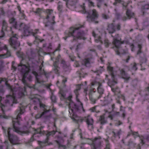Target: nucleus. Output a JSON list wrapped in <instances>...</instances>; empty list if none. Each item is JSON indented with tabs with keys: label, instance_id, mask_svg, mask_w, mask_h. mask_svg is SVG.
<instances>
[{
	"label": "nucleus",
	"instance_id": "f257e3e1",
	"mask_svg": "<svg viewBox=\"0 0 149 149\" xmlns=\"http://www.w3.org/2000/svg\"><path fill=\"white\" fill-rule=\"evenodd\" d=\"M20 109L17 111V113H18L17 118L13 119V125L10 127H9L8 130V139L12 145L17 144L19 142V139L17 136L15 135L11 134L10 133V130H13V131L17 133L22 135L23 134H28L29 131L27 128L26 131H21L20 130V126L21 125L18 118H21L20 117L19 113L21 112Z\"/></svg>",
	"mask_w": 149,
	"mask_h": 149
},
{
	"label": "nucleus",
	"instance_id": "f03ea898",
	"mask_svg": "<svg viewBox=\"0 0 149 149\" xmlns=\"http://www.w3.org/2000/svg\"><path fill=\"white\" fill-rule=\"evenodd\" d=\"M84 27V25H81L80 24H78L76 27H71L68 31V35L69 36H72L73 37V40L78 39H84L85 32L84 31L79 30L81 28Z\"/></svg>",
	"mask_w": 149,
	"mask_h": 149
},
{
	"label": "nucleus",
	"instance_id": "7ed1b4c3",
	"mask_svg": "<svg viewBox=\"0 0 149 149\" xmlns=\"http://www.w3.org/2000/svg\"><path fill=\"white\" fill-rule=\"evenodd\" d=\"M36 66L35 63H28L27 64V67L29 71H32V73L35 75V78L37 80V81L38 83H40L39 81V77H40V75L42 74H44L45 76H46L47 74L45 72L44 70H42V68L43 66L42 63L39 67V70L38 73L35 71H34Z\"/></svg>",
	"mask_w": 149,
	"mask_h": 149
},
{
	"label": "nucleus",
	"instance_id": "20e7f679",
	"mask_svg": "<svg viewBox=\"0 0 149 149\" xmlns=\"http://www.w3.org/2000/svg\"><path fill=\"white\" fill-rule=\"evenodd\" d=\"M14 98L12 96H9L7 98H2L0 97V107L3 111V108L6 107L13 106Z\"/></svg>",
	"mask_w": 149,
	"mask_h": 149
},
{
	"label": "nucleus",
	"instance_id": "39448f33",
	"mask_svg": "<svg viewBox=\"0 0 149 149\" xmlns=\"http://www.w3.org/2000/svg\"><path fill=\"white\" fill-rule=\"evenodd\" d=\"M9 42L11 46L15 50L17 49L20 45L17 35L16 34H13L9 39Z\"/></svg>",
	"mask_w": 149,
	"mask_h": 149
},
{
	"label": "nucleus",
	"instance_id": "423d86ee",
	"mask_svg": "<svg viewBox=\"0 0 149 149\" xmlns=\"http://www.w3.org/2000/svg\"><path fill=\"white\" fill-rule=\"evenodd\" d=\"M113 23L107 24V30L110 34H112L115 33L116 30H120L121 28V24L120 23H118L116 25L114 23V20H113Z\"/></svg>",
	"mask_w": 149,
	"mask_h": 149
},
{
	"label": "nucleus",
	"instance_id": "0eeeda50",
	"mask_svg": "<svg viewBox=\"0 0 149 149\" xmlns=\"http://www.w3.org/2000/svg\"><path fill=\"white\" fill-rule=\"evenodd\" d=\"M18 66L19 67L18 68L24 74L22 79L23 83L27 86H28V83L25 80L26 77V74H28L29 72L27 65L21 64L19 65Z\"/></svg>",
	"mask_w": 149,
	"mask_h": 149
},
{
	"label": "nucleus",
	"instance_id": "6e6552de",
	"mask_svg": "<svg viewBox=\"0 0 149 149\" xmlns=\"http://www.w3.org/2000/svg\"><path fill=\"white\" fill-rule=\"evenodd\" d=\"M107 68L109 71L111 78V80L109 79L108 84L112 88L115 84H117V80L115 78L113 67L109 66H108Z\"/></svg>",
	"mask_w": 149,
	"mask_h": 149
},
{
	"label": "nucleus",
	"instance_id": "1a4fd4ad",
	"mask_svg": "<svg viewBox=\"0 0 149 149\" xmlns=\"http://www.w3.org/2000/svg\"><path fill=\"white\" fill-rule=\"evenodd\" d=\"M98 15L97 11L95 9H93L92 10V15H91L89 14L87 16V20L90 22H94L95 23L97 24L98 23V21H95V20L98 18Z\"/></svg>",
	"mask_w": 149,
	"mask_h": 149
},
{
	"label": "nucleus",
	"instance_id": "9d476101",
	"mask_svg": "<svg viewBox=\"0 0 149 149\" xmlns=\"http://www.w3.org/2000/svg\"><path fill=\"white\" fill-rule=\"evenodd\" d=\"M20 29H19L24 30V34L25 36H28L31 35H32L34 36L35 34H34L29 30V27L25 24L22 23L19 26Z\"/></svg>",
	"mask_w": 149,
	"mask_h": 149
},
{
	"label": "nucleus",
	"instance_id": "9b49d317",
	"mask_svg": "<svg viewBox=\"0 0 149 149\" xmlns=\"http://www.w3.org/2000/svg\"><path fill=\"white\" fill-rule=\"evenodd\" d=\"M92 86L95 85H97V91L100 94V95L98 96V98L99 99L102 97V95L104 93V90L102 87V84L99 82L96 81L93 82L91 83Z\"/></svg>",
	"mask_w": 149,
	"mask_h": 149
},
{
	"label": "nucleus",
	"instance_id": "f8f14e48",
	"mask_svg": "<svg viewBox=\"0 0 149 149\" xmlns=\"http://www.w3.org/2000/svg\"><path fill=\"white\" fill-rule=\"evenodd\" d=\"M111 36L113 38V41L112 42L113 44L116 48H119L121 44L124 43V42L121 41V38L120 40H118L117 37H114L112 35H111Z\"/></svg>",
	"mask_w": 149,
	"mask_h": 149
},
{
	"label": "nucleus",
	"instance_id": "ddd939ff",
	"mask_svg": "<svg viewBox=\"0 0 149 149\" xmlns=\"http://www.w3.org/2000/svg\"><path fill=\"white\" fill-rule=\"evenodd\" d=\"M92 146H93L99 148L101 146V141L100 138H95V139L92 140Z\"/></svg>",
	"mask_w": 149,
	"mask_h": 149
},
{
	"label": "nucleus",
	"instance_id": "4468645a",
	"mask_svg": "<svg viewBox=\"0 0 149 149\" xmlns=\"http://www.w3.org/2000/svg\"><path fill=\"white\" fill-rule=\"evenodd\" d=\"M58 60H56L54 63L53 64V70L55 73L59 75L60 73V68L58 66Z\"/></svg>",
	"mask_w": 149,
	"mask_h": 149
},
{
	"label": "nucleus",
	"instance_id": "2eb2a0df",
	"mask_svg": "<svg viewBox=\"0 0 149 149\" xmlns=\"http://www.w3.org/2000/svg\"><path fill=\"white\" fill-rule=\"evenodd\" d=\"M86 122L88 125V127L89 128L90 130L93 129V120L91 118H90L88 116L87 118H86Z\"/></svg>",
	"mask_w": 149,
	"mask_h": 149
},
{
	"label": "nucleus",
	"instance_id": "dca6fc26",
	"mask_svg": "<svg viewBox=\"0 0 149 149\" xmlns=\"http://www.w3.org/2000/svg\"><path fill=\"white\" fill-rule=\"evenodd\" d=\"M61 64L62 65V66L64 70L65 71L70 72V65L67 63L64 60H62L61 61Z\"/></svg>",
	"mask_w": 149,
	"mask_h": 149
},
{
	"label": "nucleus",
	"instance_id": "f3484780",
	"mask_svg": "<svg viewBox=\"0 0 149 149\" xmlns=\"http://www.w3.org/2000/svg\"><path fill=\"white\" fill-rule=\"evenodd\" d=\"M54 18L55 17L54 16H53L52 22H47L45 24V26L46 27H48L49 29L50 30H53L54 29L53 25L55 23V22L54 21Z\"/></svg>",
	"mask_w": 149,
	"mask_h": 149
},
{
	"label": "nucleus",
	"instance_id": "a211bd4d",
	"mask_svg": "<svg viewBox=\"0 0 149 149\" xmlns=\"http://www.w3.org/2000/svg\"><path fill=\"white\" fill-rule=\"evenodd\" d=\"M120 72L123 78L125 79L126 82H127L130 78V77L127 74L125 73V71L123 69H122L120 71Z\"/></svg>",
	"mask_w": 149,
	"mask_h": 149
},
{
	"label": "nucleus",
	"instance_id": "6ab92c4d",
	"mask_svg": "<svg viewBox=\"0 0 149 149\" xmlns=\"http://www.w3.org/2000/svg\"><path fill=\"white\" fill-rule=\"evenodd\" d=\"M134 13L132 12L129 10L127 9L126 12V14L127 16V17H123L122 20L123 21H126L127 18L130 19L131 18L133 17L134 16Z\"/></svg>",
	"mask_w": 149,
	"mask_h": 149
},
{
	"label": "nucleus",
	"instance_id": "aec40b11",
	"mask_svg": "<svg viewBox=\"0 0 149 149\" xmlns=\"http://www.w3.org/2000/svg\"><path fill=\"white\" fill-rule=\"evenodd\" d=\"M91 58H85L81 61V64L86 67H90L91 66Z\"/></svg>",
	"mask_w": 149,
	"mask_h": 149
},
{
	"label": "nucleus",
	"instance_id": "412c9836",
	"mask_svg": "<svg viewBox=\"0 0 149 149\" xmlns=\"http://www.w3.org/2000/svg\"><path fill=\"white\" fill-rule=\"evenodd\" d=\"M5 83L6 85L11 90V91L12 92L11 94H10L9 95H7L6 96V98H7V97H9V96H12V97H13L14 98V99L13 102V104L14 103H15V95H14V93L13 90L11 88L10 84L7 83V82H6Z\"/></svg>",
	"mask_w": 149,
	"mask_h": 149
},
{
	"label": "nucleus",
	"instance_id": "4be33fe9",
	"mask_svg": "<svg viewBox=\"0 0 149 149\" xmlns=\"http://www.w3.org/2000/svg\"><path fill=\"white\" fill-rule=\"evenodd\" d=\"M9 22L15 28H16L17 27V21L14 17H10L9 20Z\"/></svg>",
	"mask_w": 149,
	"mask_h": 149
},
{
	"label": "nucleus",
	"instance_id": "5701e85b",
	"mask_svg": "<svg viewBox=\"0 0 149 149\" xmlns=\"http://www.w3.org/2000/svg\"><path fill=\"white\" fill-rule=\"evenodd\" d=\"M105 114H104L100 116L99 119V121L102 125H104L107 123V120L105 118Z\"/></svg>",
	"mask_w": 149,
	"mask_h": 149
},
{
	"label": "nucleus",
	"instance_id": "b1692460",
	"mask_svg": "<svg viewBox=\"0 0 149 149\" xmlns=\"http://www.w3.org/2000/svg\"><path fill=\"white\" fill-rule=\"evenodd\" d=\"M56 143L58 144L59 148H62L63 149H66L67 148L65 145L61 144V143H62L63 142V139L62 137L59 138L58 140L56 141Z\"/></svg>",
	"mask_w": 149,
	"mask_h": 149
},
{
	"label": "nucleus",
	"instance_id": "393cba45",
	"mask_svg": "<svg viewBox=\"0 0 149 149\" xmlns=\"http://www.w3.org/2000/svg\"><path fill=\"white\" fill-rule=\"evenodd\" d=\"M55 133V132L54 130L48 132L46 134L47 138L43 143H48V141L49 139V136H53L54 135Z\"/></svg>",
	"mask_w": 149,
	"mask_h": 149
},
{
	"label": "nucleus",
	"instance_id": "a878e982",
	"mask_svg": "<svg viewBox=\"0 0 149 149\" xmlns=\"http://www.w3.org/2000/svg\"><path fill=\"white\" fill-rule=\"evenodd\" d=\"M7 51L6 54H0V58H6L8 57L11 56V54L10 51L8 50L7 48V49H6Z\"/></svg>",
	"mask_w": 149,
	"mask_h": 149
},
{
	"label": "nucleus",
	"instance_id": "bb28decb",
	"mask_svg": "<svg viewBox=\"0 0 149 149\" xmlns=\"http://www.w3.org/2000/svg\"><path fill=\"white\" fill-rule=\"evenodd\" d=\"M127 146H129V149H133L136 146V143L130 139L128 142Z\"/></svg>",
	"mask_w": 149,
	"mask_h": 149
},
{
	"label": "nucleus",
	"instance_id": "cd10ccee",
	"mask_svg": "<svg viewBox=\"0 0 149 149\" xmlns=\"http://www.w3.org/2000/svg\"><path fill=\"white\" fill-rule=\"evenodd\" d=\"M69 109V113H70V116L71 118L72 119H75L77 118V116L76 114L74 112L73 109L72 108H71V107H70Z\"/></svg>",
	"mask_w": 149,
	"mask_h": 149
},
{
	"label": "nucleus",
	"instance_id": "c85d7f7f",
	"mask_svg": "<svg viewBox=\"0 0 149 149\" xmlns=\"http://www.w3.org/2000/svg\"><path fill=\"white\" fill-rule=\"evenodd\" d=\"M19 109H20V110H21V112H20V113H19V114H20V117H21V118H18V119L19 120V122H20V120H22V119H22L21 118V115H22V114H23L24 113V108H23V107H19L18 109L16 111V114L17 115V116L16 117V118H17V116H18V113H17V111H18V110ZM15 119V118H13V119ZM13 121V120H12V121Z\"/></svg>",
	"mask_w": 149,
	"mask_h": 149
},
{
	"label": "nucleus",
	"instance_id": "c756f323",
	"mask_svg": "<svg viewBox=\"0 0 149 149\" xmlns=\"http://www.w3.org/2000/svg\"><path fill=\"white\" fill-rule=\"evenodd\" d=\"M8 24L6 21L3 20L2 21V25L1 30L3 31L7 30Z\"/></svg>",
	"mask_w": 149,
	"mask_h": 149
},
{
	"label": "nucleus",
	"instance_id": "7c9ffc66",
	"mask_svg": "<svg viewBox=\"0 0 149 149\" xmlns=\"http://www.w3.org/2000/svg\"><path fill=\"white\" fill-rule=\"evenodd\" d=\"M71 105H72V108L75 109L76 111H79V106H77L76 104L74 103H72V104H70L69 107H71V106H70Z\"/></svg>",
	"mask_w": 149,
	"mask_h": 149
},
{
	"label": "nucleus",
	"instance_id": "2f4dec72",
	"mask_svg": "<svg viewBox=\"0 0 149 149\" xmlns=\"http://www.w3.org/2000/svg\"><path fill=\"white\" fill-rule=\"evenodd\" d=\"M36 84H35L33 85L32 86H29V84L28 83V84H29L28 86H27L26 85H25L24 84V85H25V86L24 87V89H25L26 86L27 87H29L30 88H32L34 89L35 90H37V87H36V83H38L37 81V80L36 79ZM39 81L40 82V83L41 82H40V80H39Z\"/></svg>",
	"mask_w": 149,
	"mask_h": 149
},
{
	"label": "nucleus",
	"instance_id": "473e14b6",
	"mask_svg": "<svg viewBox=\"0 0 149 149\" xmlns=\"http://www.w3.org/2000/svg\"><path fill=\"white\" fill-rule=\"evenodd\" d=\"M59 93L61 94L60 99L61 100H66L67 98L66 97V94L64 93L60 92Z\"/></svg>",
	"mask_w": 149,
	"mask_h": 149
},
{
	"label": "nucleus",
	"instance_id": "72a5a7b5",
	"mask_svg": "<svg viewBox=\"0 0 149 149\" xmlns=\"http://www.w3.org/2000/svg\"><path fill=\"white\" fill-rule=\"evenodd\" d=\"M49 110H48L47 109L45 110L44 112H43L41 114H37L36 116V118H40L43 116L45 113L49 112Z\"/></svg>",
	"mask_w": 149,
	"mask_h": 149
},
{
	"label": "nucleus",
	"instance_id": "f704fd0d",
	"mask_svg": "<svg viewBox=\"0 0 149 149\" xmlns=\"http://www.w3.org/2000/svg\"><path fill=\"white\" fill-rule=\"evenodd\" d=\"M97 6L98 8H101V5L104 3V0H97Z\"/></svg>",
	"mask_w": 149,
	"mask_h": 149
},
{
	"label": "nucleus",
	"instance_id": "c9c22d12",
	"mask_svg": "<svg viewBox=\"0 0 149 149\" xmlns=\"http://www.w3.org/2000/svg\"><path fill=\"white\" fill-rule=\"evenodd\" d=\"M58 9L60 12H62V11L63 6L61 2L60 1L58 2Z\"/></svg>",
	"mask_w": 149,
	"mask_h": 149
},
{
	"label": "nucleus",
	"instance_id": "e433bc0d",
	"mask_svg": "<svg viewBox=\"0 0 149 149\" xmlns=\"http://www.w3.org/2000/svg\"><path fill=\"white\" fill-rule=\"evenodd\" d=\"M31 54H28V57L30 58H33L35 56V54L31 50L30 51Z\"/></svg>",
	"mask_w": 149,
	"mask_h": 149
},
{
	"label": "nucleus",
	"instance_id": "4c0bfd02",
	"mask_svg": "<svg viewBox=\"0 0 149 149\" xmlns=\"http://www.w3.org/2000/svg\"><path fill=\"white\" fill-rule=\"evenodd\" d=\"M46 12L47 14L46 17V19H47L49 18V15H51L52 13V10L49 9H48L46 10Z\"/></svg>",
	"mask_w": 149,
	"mask_h": 149
},
{
	"label": "nucleus",
	"instance_id": "58836bf2",
	"mask_svg": "<svg viewBox=\"0 0 149 149\" xmlns=\"http://www.w3.org/2000/svg\"><path fill=\"white\" fill-rule=\"evenodd\" d=\"M138 48H139V49L137 52V54L139 55L142 52L141 49L142 48V46L140 44H138Z\"/></svg>",
	"mask_w": 149,
	"mask_h": 149
},
{
	"label": "nucleus",
	"instance_id": "ea45409f",
	"mask_svg": "<svg viewBox=\"0 0 149 149\" xmlns=\"http://www.w3.org/2000/svg\"><path fill=\"white\" fill-rule=\"evenodd\" d=\"M141 8L144 10L149 9V4H146L143 6Z\"/></svg>",
	"mask_w": 149,
	"mask_h": 149
},
{
	"label": "nucleus",
	"instance_id": "a19ab883",
	"mask_svg": "<svg viewBox=\"0 0 149 149\" xmlns=\"http://www.w3.org/2000/svg\"><path fill=\"white\" fill-rule=\"evenodd\" d=\"M51 99L52 101L54 103H56V97L54 95V94L53 93H52V94Z\"/></svg>",
	"mask_w": 149,
	"mask_h": 149
},
{
	"label": "nucleus",
	"instance_id": "79ce46f5",
	"mask_svg": "<svg viewBox=\"0 0 149 149\" xmlns=\"http://www.w3.org/2000/svg\"><path fill=\"white\" fill-rule=\"evenodd\" d=\"M4 62L2 60H0V71L3 70L4 67Z\"/></svg>",
	"mask_w": 149,
	"mask_h": 149
},
{
	"label": "nucleus",
	"instance_id": "37998d69",
	"mask_svg": "<svg viewBox=\"0 0 149 149\" xmlns=\"http://www.w3.org/2000/svg\"><path fill=\"white\" fill-rule=\"evenodd\" d=\"M69 4L73 6L77 2V0H70L69 1Z\"/></svg>",
	"mask_w": 149,
	"mask_h": 149
},
{
	"label": "nucleus",
	"instance_id": "c03bdc74",
	"mask_svg": "<svg viewBox=\"0 0 149 149\" xmlns=\"http://www.w3.org/2000/svg\"><path fill=\"white\" fill-rule=\"evenodd\" d=\"M89 99L94 104L95 103L96 100L94 99L92 97L91 95V93H89Z\"/></svg>",
	"mask_w": 149,
	"mask_h": 149
},
{
	"label": "nucleus",
	"instance_id": "a18cd8bd",
	"mask_svg": "<svg viewBox=\"0 0 149 149\" xmlns=\"http://www.w3.org/2000/svg\"><path fill=\"white\" fill-rule=\"evenodd\" d=\"M112 133L113 134V136L114 137H116L117 136H118L119 138H120V132H118L117 133H116L114 131H112Z\"/></svg>",
	"mask_w": 149,
	"mask_h": 149
},
{
	"label": "nucleus",
	"instance_id": "49530a36",
	"mask_svg": "<svg viewBox=\"0 0 149 149\" xmlns=\"http://www.w3.org/2000/svg\"><path fill=\"white\" fill-rule=\"evenodd\" d=\"M115 13V14L116 16V17L118 19L119 18L120 16V13L117 11V9H115L114 10Z\"/></svg>",
	"mask_w": 149,
	"mask_h": 149
},
{
	"label": "nucleus",
	"instance_id": "de8ad7c7",
	"mask_svg": "<svg viewBox=\"0 0 149 149\" xmlns=\"http://www.w3.org/2000/svg\"><path fill=\"white\" fill-rule=\"evenodd\" d=\"M110 44L108 40H105L104 41V44L106 47H108L109 45Z\"/></svg>",
	"mask_w": 149,
	"mask_h": 149
},
{
	"label": "nucleus",
	"instance_id": "09e8293b",
	"mask_svg": "<svg viewBox=\"0 0 149 149\" xmlns=\"http://www.w3.org/2000/svg\"><path fill=\"white\" fill-rule=\"evenodd\" d=\"M111 90L113 92H115L116 91L119 92V88L117 86H116L114 88L112 87V88H111Z\"/></svg>",
	"mask_w": 149,
	"mask_h": 149
},
{
	"label": "nucleus",
	"instance_id": "8fccbe9b",
	"mask_svg": "<svg viewBox=\"0 0 149 149\" xmlns=\"http://www.w3.org/2000/svg\"><path fill=\"white\" fill-rule=\"evenodd\" d=\"M5 36V34L4 32L2 30L0 31V39H2V38L4 37Z\"/></svg>",
	"mask_w": 149,
	"mask_h": 149
},
{
	"label": "nucleus",
	"instance_id": "3c124183",
	"mask_svg": "<svg viewBox=\"0 0 149 149\" xmlns=\"http://www.w3.org/2000/svg\"><path fill=\"white\" fill-rule=\"evenodd\" d=\"M42 127H40L37 128L36 130L35 131V134H38V133H41V130Z\"/></svg>",
	"mask_w": 149,
	"mask_h": 149
},
{
	"label": "nucleus",
	"instance_id": "603ef678",
	"mask_svg": "<svg viewBox=\"0 0 149 149\" xmlns=\"http://www.w3.org/2000/svg\"><path fill=\"white\" fill-rule=\"evenodd\" d=\"M106 149H110V143L107 140H106Z\"/></svg>",
	"mask_w": 149,
	"mask_h": 149
},
{
	"label": "nucleus",
	"instance_id": "864d4df0",
	"mask_svg": "<svg viewBox=\"0 0 149 149\" xmlns=\"http://www.w3.org/2000/svg\"><path fill=\"white\" fill-rule=\"evenodd\" d=\"M80 74V77H84L85 75H87V73L86 72H81Z\"/></svg>",
	"mask_w": 149,
	"mask_h": 149
},
{
	"label": "nucleus",
	"instance_id": "5fc2aeb1",
	"mask_svg": "<svg viewBox=\"0 0 149 149\" xmlns=\"http://www.w3.org/2000/svg\"><path fill=\"white\" fill-rule=\"evenodd\" d=\"M102 17L105 19H107L109 18V16L108 15H106L104 13H103L102 15Z\"/></svg>",
	"mask_w": 149,
	"mask_h": 149
},
{
	"label": "nucleus",
	"instance_id": "6e6d98bb",
	"mask_svg": "<svg viewBox=\"0 0 149 149\" xmlns=\"http://www.w3.org/2000/svg\"><path fill=\"white\" fill-rule=\"evenodd\" d=\"M137 81L136 80H133L132 82V84L134 86H136L137 84Z\"/></svg>",
	"mask_w": 149,
	"mask_h": 149
},
{
	"label": "nucleus",
	"instance_id": "4d7b16f0",
	"mask_svg": "<svg viewBox=\"0 0 149 149\" xmlns=\"http://www.w3.org/2000/svg\"><path fill=\"white\" fill-rule=\"evenodd\" d=\"M27 74H26V78H27V79L29 81H32V77L31 76V75H28V76H27Z\"/></svg>",
	"mask_w": 149,
	"mask_h": 149
},
{
	"label": "nucleus",
	"instance_id": "13d9d810",
	"mask_svg": "<svg viewBox=\"0 0 149 149\" xmlns=\"http://www.w3.org/2000/svg\"><path fill=\"white\" fill-rule=\"evenodd\" d=\"M136 63H134V64L132 67V69L136 71V70L137 69V68L136 67Z\"/></svg>",
	"mask_w": 149,
	"mask_h": 149
},
{
	"label": "nucleus",
	"instance_id": "bf43d9fd",
	"mask_svg": "<svg viewBox=\"0 0 149 149\" xmlns=\"http://www.w3.org/2000/svg\"><path fill=\"white\" fill-rule=\"evenodd\" d=\"M88 3L89 6L93 7L94 6V3L91 0L89 2H88Z\"/></svg>",
	"mask_w": 149,
	"mask_h": 149
},
{
	"label": "nucleus",
	"instance_id": "052dcab7",
	"mask_svg": "<svg viewBox=\"0 0 149 149\" xmlns=\"http://www.w3.org/2000/svg\"><path fill=\"white\" fill-rule=\"evenodd\" d=\"M0 118H4L6 119L8 118V117L4 114L1 115H0Z\"/></svg>",
	"mask_w": 149,
	"mask_h": 149
},
{
	"label": "nucleus",
	"instance_id": "680f3d73",
	"mask_svg": "<svg viewBox=\"0 0 149 149\" xmlns=\"http://www.w3.org/2000/svg\"><path fill=\"white\" fill-rule=\"evenodd\" d=\"M131 56L129 55H128L127 56V58L125 59H124L123 60L124 61H125L126 63H128L129 62V61L130 59Z\"/></svg>",
	"mask_w": 149,
	"mask_h": 149
},
{
	"label": "nucleus",
	"instance_id": "e2e57ef3",
	"mask_svg": "<svg viewBox=\"0 0 149 149\" xmlns=\"http://www.w3.org/2000/svg\"><path fill=\"white\" fill-rule=\"evenodd\" d=\"M3 49H7V47L6 45H5L3 47H0V51L2 50Z\"/></svg>",
	"mask_w": 149,
	"mask_h": 149
},
{
	"label": "nucleus",
	"instance_id": "0e129e2a",
	"mask_svg": "<svg viewBox=\"0 0 149 149\" xmlns=\"http://www.w3.org/2000/svg\"><path fill=\"white\" fill-rule=\"evenodd\" d=\"M52 114H50L48 116H46L45 117V119L47 120H49L52 117Z\"/></svg>",
	"mask_w": 149,
	"mask_h": 149
},
{
	"label": "nucleus",
	"instance_id": "69168bd1",
	"mask_svg": "<svg viewBox=\"0 0 149 149\" xmlns=\"http://www.w3.org/2000/svg\"><path fill=\"white\" fill-rule=\"evenodd\" d=\"M78 91H77L76 90H74V93L76 95V97L77 98L78 95H79Z\"/></svg>",
	"mask_w": 149,
	"mask_h": 149
},
{
	"label": "nucleus",
	"instance_id": "338daca9",
	"mask_svg": "<svg viewBox=\"0 0 149 149\" xmlns=\"http://www.w3.org/2000/svg\"><path fill=\"white\" fill-rule=\"evenodd\" d=\"M121 2V0H115V2L113 3V4L116 5L118 3H120Z\"/></svg>",
	"mask_w": 149,
	"mask_h": 149
},
{
	"label": "nucleus",
	"instance_id": "774afa93",
	"mask_svg": "<svg viewBox=\"0 0 149 149\" xmlns=\"http://www.w3.org/2000/svg\"><path fill=\"white\" fill-rule=\"evenodd\" d=\"M81 43H79L77 46V48L76 49L77 51L79 48H81Z\"/></svg>",
	"mask_w": 149,
	"mask_h": 149
}]
</instances>
